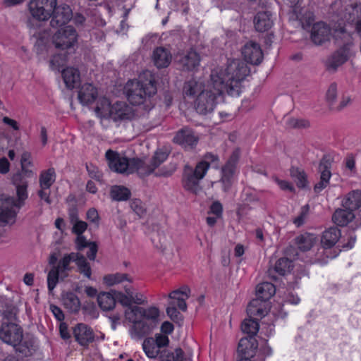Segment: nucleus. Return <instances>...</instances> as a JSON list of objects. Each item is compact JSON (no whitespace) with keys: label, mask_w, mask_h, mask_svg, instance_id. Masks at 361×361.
Masks as SVG:
<instances>
[{"label":"nucleus","mask_w":361,"mask_h":361,"mask_svg":"<svg viewBox=\"0 0 361 361\" xmlns=\"http://www.w3.org/2000/svg\"><path fill=\"white\" fill-rule=\"evenodd\" d=\"M249 73L247 65L239 59L228 62L225 68L212 71L207 88L202 91L195 101V108L200 114H207L214 111L218 97L224 92L231 96H239L242 82Z\"/></svg>","instance_id":"nucleus-1"},{"label":"nucleus","mask_w":361,"mask_h":361,"mask_svg":"<svg viewBox=\"0 0 361 361\" xmlns=\"http://www.w3.org/2000/svg\"><path fill=\"white\" fill-rule=\"evenodd\" d=\"M124 314L126 320L133 324L129 330L131 338L140 340L149 334L157 326L159 310L154 306L144 308L135 305L127 308Z\"/></svg>","instance_id":"nucleus-2"},{"label":"nucleus","mask_w":361,"mask_h":361,"mask_svg":"<svg viewBox=\"0 0 361 361\" xmlns=\"http://www.w3.org/2000/svg\"><path fill=\"white\" fill-rule=\"evenodd\" d=\"M125 88L128 101L132 105L142 106L147 111L154 107L152 97L157 93V87L151 74L145 79L140 76L138 80H128Z\"/></svg>","instance_id":"nucleus-3"},{"label":"nucleus","mask_w":361,"mask_h":361,"mask_svg":"<svg viewBox=\"0 0 361 361\" xmlns=\"http://www.w3.org/2000/svg\"><path fill=\"white\" fill-rule=\"evenodd\" d=\"M13 183L16 188L18 200L15 201L13 197L5 195H0V221L6 224H13L16 220V212L14 207H20L24 201L27 198V180L23 179L21 175H14Z\"/></svg>","instance_id":"nucleus-4"},{"label":"nucleus","mask_w":361,"mask_h":361,"mask_svg":"<svg viewBox=\"0 0 361 361\" xmlns=\"http://www.w3.org/2000/svg\"><path fill=\"white\" fill-rule=\"evenodd\" d=\"M0 339L4 343L12 345L16 352L26 357L31 355L35 350L33 339L28 336H24L22 328L15 322H2Z\"/></svg>","instance_id":"nucleus-5"},{"label":"nucleus","mask_w":361,"mask_h":361,"mask_svg":"<svg viewBox=\"0 0 361 361\" xmlns=\"http://www.w3.org/2000/svg\"><path fill=\"white\" fill-rule=\"evenodd\" d=\"M163 159H109L111 171L119 173L137 172L140 176L152 173L162 163Z\"/></svg>","instance_id":"nucleus-6"},{"label":"nucleus","mask_w":361,"mask_h":361,"mask_svg":"<svg viewBox=\"0 0 361 361\" xmlns=\"http://www.w3.org/2000/svg\"><path fill=\"white\" fill-rule=\"evenodd\" d=\"M210 164L204 159L200 161L195 169L186 165L182 177L183 188L193 194L200 192L202 189L200 181L206 176Z\"/></svg>","instance_id":"nucleus-7"},{"label":"nucleus","mask_w":361,"mask_h":361,"mask_svg":"<svg viewBox=\"0 0 361 361\" xmlns=\"http://www.w3.org/2000/svg\"><path fill=\"white\" fill-rule=\"evenodd\" d=\"M124 292L118 291L115 293L118 302L123 307L129 308L133 307L132 305H137L147 303L146 296L140 293L135 291L130 285L123 286Z\"/></svg>","instance_id":"nucleus-8"},{"label":"nucleus","mask_w":361,"mask_h":361,"mask_svg":"<svg viewBox=\"0 0 361 361\" xmlns=\"http://www.w3.org/2000/svg\"><path fill=\"white\" fill-rule=\"evenodd\" d=\"M78 41V34L72 26H66L59 30L52 37L56 48L65 50L72 48Z\"/></svg>","instance_id":"nucleus-9"},{"label":"nucleus","mask_w":361,"mask_h":361,"mask_svg":"<svg viewBox=\"0 0 361 361\" xmlns=\"http://www.w3.org/2000/svg\"><path fill=\"white\" fill-rule=\"evenodd\" d=\"M55 6L56 0H32L29 4V10L34 19L45 21L51 17V12Z\"/></svg>","instance_id":"nucleus-10"},{"label":"nucleus","mask_w":361,"mask_h":361,"mask_svg":"<svg viewBox=\"0 0 361 361\" xmlns=\"http://www.w3.org/2000/svg\"><path fill=\"white\" fill-rule=\"evenodd\" d=\"M73 17V12L69 6L63 4L57 5L53 8L51 12L50 25L52 27H61L66 24Z\"/></svg>","instance_id":"nucleus-11"},{"label":"nucleus","mask_w":361,"mask_h":361,"mask_svg":"<svg viewBox=\"0 0 361 361\" xmlns=\"http://www.w3.org/2000/svg\"><path fill=\"white\" fill-rule=\"evenodd\" d=\"M242 54L245 61L254 65L259 64L263 59V53L259 44L252 41L243 46Z\"/></svg>","instance_id":"nucleus-12"},{"label":"nucleus","mask_w":361,"mask_h":361,"mask_svg":"<svg viewBox=\"0 0 361 361\" xmlns=\"http://www.w3.org/2000/svg\"><path fill=\"white\" fill-rule=\"evenodd\" d=\"M238 172L236 159H228L221 168L220 182L224 192H227L233 181V178Z\"/></svg>","instance_id":"nucleus-13"},{"label":"nucleus","mask_w":361,"mask_h":361,"mask_svg":"<svg viewBox=\"0 0 361 361\" xmlns=\"http://www.w3.org/2000/svg\"><path fill=\"white\" fill-rule=\"evenodd\" d=\"M135 116L133 108L125 102H117L111 106V118L116 121L131 120Z\"/></svg>","instance_id":"nucleus-14"},{"label":"nucleus","mask_w":361,"mask_h":361,"mask_svg":"<svg viewBox=\"0 0 361 361\" xmlns=\"http://www.w3.org/2000/svg\"><path fill=\"white\" fill-rule=\"evenodd\" d=\"M342 11L338 13L341 20L346 21L348 23H356L361 19V3H355L349 5H343L342 2L339 3Z\"/></svg>","instance_id":"nucleus-15"},{"label":"nucleus","mask_w":361,"mask_h":361,"mask_svg":"<svg viewBox=\"0 0 361 361\" xmlns=\"http://www.w3.org/2000/svg\"><path fill=\"white\" fill-rule=\"evenodd\" d=\"M200 54L196 51L190 49L180 55L178 63L183 71H193L200 66Z\"/></svg>","instance_id":"nucleus-16"},{"label":"nucleus","mask_w":361,"mask_h":361,"mask_svg":"<svg viewBox=\"0 0 361 361\" xmlns=\"http://www.w3.org/2000/svg\"><path fill=\"white\" fill-rule=\"evenodd\" d=\"M330 35L331 30L326 23L319 22L313 25L310 37L314 44H322L329 39Z\"/></svg>","instance_id":"nucleus-17"},{"label":"nucleus","mask_w":361,"mask_h":361,"mask_svg":"<svg viewBox=\"0 0 361 361\" xmlns=\"http://www.w3.org/2000/svg\"><path fill=\"white\" fill-rule=\"evenodd\" d=\"M258 343L255 337L249 336L240 340L238 351L242 355L241 358L250 359L255 355Z\"/></svg>","instance_id":"nucleus-18"},{"label":"nucleus","mask_w":361,"mask_h":361,"mask_svg":"<svg viewBox=\"0 0 361 361\" xmlns=\"http://www.w3.org/2000/svg\"><path fill=\"white\" fill-rule=\"evenodd\" d=\"M269 309L270 306L268 302L255 298L249 303L247 307V313L249 317H257L262 318L267 314Z\"/></svg>","instance_id":"nucleus-19"},{"label":"nucleus","mask_w":361,"mask_h":361,"mask_svg":"<svg viewBox=\"0 0 361 361\" xmlns=\"http://www.w3.org/2000/svg\"><path fill=\"white\" fill-rule=\"evenodd\" d=\"M73 334L75 340L82 346H87L94 338L92 330L83 324L77 325L74 329Z\"/></svg>","instance_id":"nucleus-20"},{"label":"nucleus","mask_w":361,"mask_h":361,"mask_svg":"<svg viewBox=\"0 0 361 361\" xmlns=\"http://www.w3.org/2000/svg\"><path fill=\"white\" fill-rule=\"evenodd\" d=\"M173 141L185 148L192 147L198 141L193 131L189 128H183L179 130L173 137Z\"/></svg>","instance_id":"nucleus-21"},{"label":"nucleus","mask_w":361,"mask_h":361,"mask_svg":"<svg viewBox=\"0 0 361 361\" xmlns=\"http://www.w3.org/2000/svg\"><path fill=\"white\" fill-rule=\"evenodd\" d=\"M286 4L293 8V12L296 18L300 21L303 28L310 27L314 20V14L311 11H306L305 13L298 12L297 5L300 0H283Z\"/></svg>","instance_id":"nucleus-22"},{"label":"nucleus","mask_w":361,"mask_h":361,"mask_svg":"<svg viewBox=\"0 0 361 361\" xmlns=\"http://www.w3.org/2000/svg\"><path fill=\"white\" fill-rule=\"evenodd\" d=\"M319 171L320 172V180L314 185V191L316 192H320L329 185L331 176L329 159H322L320 161Z\"/></svg>","instance_id":"nucleus-23"},{"label":"nucleus","mask_w":361,"mask_h":361,"mask_svg":"<svg viewBox=\"0 0 361 361\" xmlns=\"http://www.w3.org/2000/svg\"><path fill=\"white\" fill-rule=\"evenodd\" d=\"M152 60L158 68H166L171 63L172 55L166 48L159 47L153 51Z\"/></svg>","instance_id":"nucleus-24"},{"label":"nucleus","mask_w":361,"mask_h":361,"mask_svg":"<svg viewBox=\"0 0 361 361\" xmlns=\"http://www.w3.org/2000/svg\"><path fill=\"white\" fill-rule=\"evenodd\" d=\"M254 24L257 31H268L274 25L272 14L269 11L258 12L254 18Z\"/></svg>","instance_id":"nucleus-25"},{"label":"nucleus","mask_w":361,"mask_h":361,"mask_svg":"<svg viewBox=\"0 0 361 361\" xmlns=\"http://www.w3.org/2000/svg\"><path fill=\"white\" fill-rule=\"evenodd\" d=\"M190 290L188 287L184 286L178 290L170 293L169 298L171 300L170 302H174V305L182 311H186L187 304L185 300L190 297Z\"/></svg>","instance_id":"nucleus-26"},{"label":"nucleus","mask_w":361,"mask_h":361,"mask_svg":"<svg viewBox=\"0 0 361 361\" xmlns=\"http://www.w3.org/2000/svg\"><path fill=\"white\" fill-rule=\"evenodd\" d=\"M349 57V51L346 47H343L334 52L327 60L326 67L328 70L335 71L343 64Z\"/></svg>","instance_id":"nucleus-27"},{"label":"nucleus","mask_w":361,"mask_h":361,"mask_svg":"<svg viewBox=\"0 0 361 361\" xmlns=\"http://www.w3.org/2000/svg\"><path fill=\"white\" fill-rule=\"evenodd\" d=\"M97 89L91 83L82 85L78 92V99L83 105L92 103L97 97Z\"/></svg>","instance_id":"nucleus-28"},{"label":"nucleus","mask_w":361,"mask_h":361,"mask_svg":"<svg viewBox=\"0 0 361 361\" xmlns=\"http://www.w3.org/2000/svg\"><path fill=\"white\" fill-rule=\"evenodd\" d=\"M116 292H117V290L102 292L98 294V305L103 311H110L115 307L117 300L115 294Z\"/></svg>","instance_id":"nucleus-29"},{"label":"nucleus","mask_w":361,"mask_h":361,"mask_svg":"<svg viewBox=\"0 0 361 361\" xmlns=\"http://www.w3.org/2000/svg\"><path fill=\"white\" fill-rule=\"evenodd\" d=\"M62 77L66 86L69 89L74 88L80 82V75L77 68L68 67L62 71Z\"/></svg>","instance_id":"nucleus-30"},{"label":"nucleus","mask_w":361,"mask_h":361,"mask_svg":"<svg viewBox=\"0 0 361 361\" xmlns=\"http://www.w3.org/2000/svg\"><path fill=\"white\" fill-rule=\"evenodd\" d=\"M109 196L113 201L123 202L130 197L131 192L124 185H114L110 188Z\"/></svg>","instance_id":"nucleus-31"},{"label":"nucleus","mask_w":361,"mask_h":361,"mask_svg":"<svg viewBox=\"0 0 361 361\" xmlns=\"http://www.w3.org/2000/svg\"><path fill=\"white\" fill-rule=\"evenodd\" d=\"M341 231L336 227L326 230L322 235L321 243L324 247L330 248L334 246L341 238Z\"/></svg>","instance_id":"nucleus-32"},{"label":"nucleus","mask_w":361,"mask_h":361,"mask_svg":"<svg viewBox=\"0 0 361 361\" xmlns=\"http://www.w3.org/2000/svg\"><path fill=\"white\" fill-rule=\"evenodd\" d=\"M355 218L353 211L345 209H338L334 212L332 219L334 222L340 226H345Z\"/></svg>","instance_id":"nucleus-33"},{"label":"nucleus","mask_w":361,"mask_h":361,"mask_svg":"<svg viewBox=\"0 0 361 361\" xmlns=\"http://www.w3.org/2000/svg\"><path fill=\"white\" fill-rule=\"evenodd\" d=\"M76 259V252H71L66 254L59 261L56 266H53L61 273V278H65L67 276V272L71 270V262H75Z\"/></svg>","instance_id":"nucleus-34"},{"label":"nucleus","mask_w":361,"mask_h":361,"mask_svg":"<svg viewBox=\"0 0 361 361\" xmlns=\"http://www.w3.org/2000/svg\"><path fill=\"white\" fill-rule=\"evenodd\" d=\"M275 293L276 288L272 283L269 282L262 283L257 286L256 299L268 302Z\"/></svg>","instance_id":"nucleus-35"},{"label":"nucleus","mask_w":361,"mask_h":361,"mask_svg":"<svg viewBox=\"0 0 361 361\" xmlns=\"http://www.w3.org/2000/svg\"><path fill=\"white\" fill-rule=\"evenodd\" d=\"M103 281L106 286H113L124 282L132 283L133 282V279L128 274L116 273L104 276L103 277Z\"/></svg>","instance_id":"nucleus-36"},{"label":"nucleus","mask_w":361,"mask_h":361,"mask_svg":"<svg viewBox=\"0 0 361 361\" xmlns=\"http://www.w3.org/2000/svg\"><path fill=\"white\" fill-rule=\"evenodd\" d=\"M205 89L203 88V85L201 82L192 78L185 82L183 86L184 95L190 97H194L199 95L202 91Z\"/></svg>","instance_id":"nucleus-37"},{"label":"nucleus","mask_w":361,"mask_h":361,"mask_svg":"<svg viewBox=\"0 0 361 361\" xmlns=\"http://www.w3.org/2000/svg\"><path fill=\"white\" fill-rule=\"evenodd\" d=\"M111 106L109 100L106 97L100 98L94 108L96 115L99 118H111Z\"/></svg>","instance_id":"nucleus-38"},{"label":"nucleus","mask_w":361,"mask_h":361,"mask_svg":"<svg viewBox=\"0 0 361 361\" xmlns=\"http://www.w3.org/2000/svg\"><path fill=\"white\" fill-rule=\"evenodd\" d=\"M142 349L146 355L150 359H155L161 351L152 337L147 338L142 343Z\"/></svg>","instance_id":"nucleus-39"},{"label":"nucleus","mask_w":361,"mask_h":361,"mask_svg":"<svg viewBox=\"0 0 361 361\" xmlns=\"http://www.w3.org/2000/svg\"><path fill=\"white\" fill-rule=\"evenodd\" d=\"M63 303L71 312H77L80 308V302L76 295L67 293L63 298Z\"/></svg>","instance_id":"nucleus-40"},{"label":"nucleus","mask_w":361,"mask_h":361,"mask_svg":"<svg viewBox=\"0 0 361 361\" xmlns=\"http://www.w3.org/2000/svg\"><path fill=\"white\" fill-rule=\"evenodd\" d=\"M317 242V238L313 234L305 233L297 238L298 248L302 251L310 250Z\"/></svg>","instance_id":"nucleus-41"},{"label":"nucleus","mask_w":361,"mask_h":361,"mask_svg":"<svg viewBox=\"0 0 361 361\" xmlns=\"http://www.w3.org/2000/svg\"><path fill=\"white\" fill-rule=\"evenodd\" d=\"M75 262L77 265L78 271L84 276L90 279L92 276V269L90 264L87 261L85 257L83 255L76 252V259Z\"/></svg>","instance_id":"nucleus-42"},{"label":"nucleus","mask_w":361,"mask_h":361,"mask_svg":"<svg viewBox=\"0 0 361 361\" xmlns=\"http://www.w3.org/2000/svg\"><path fill=\"white\" fill-rule=\"evenodd\" d=\"M259 323L256 319H252V317L244 319L241 324L242 331L252 337H254L257 334L259 331Z\"/></svg>","instance_id":"nucleus-43"},{"label":"nucleus","mask_w":361,"mask_h":361,"mask_svg":"<svg viewBox=\"0 0 361 361\" xmlns=\"http://www.w3.org/2000/svg\"><path fill=\"white\" fill-rule=\"evenodd\" d=\"M338 97V85L336 82H332L329 85L325 94V100L331 109H333L337 103Z\"/></svg>","instance_id":"nucleus-44"},{"label":"nucleus","mask_w":361,"mask_h":361,"mask_svg":"<svg viewBox=\"0 0 361 361\" xmlns=\"http://www.w3.org/2000/svg\"><path fill=\"white\" fill-rule=\"evenodd\" d=\"M343 205L351 211L355 209H360L361 210V192L354 191L350 193Z\"/></svg>","instance_id":"nucleus-45"},{"label":"nucleus","mask_w":361,"mask_h":361,"mask_svg":"<svg viewBox=\"0 0 361 361\" xmlns=\"http://www.w3.org/2000/svg\"><path fill=\"white\" fill-rule=\"evenodd\" d=\"M291 177L296 181L300 188H305L307 185V176L304 170L300 167L292 166L290 170Z\"/></svg>","instance_id":"nucleus-46"},{"label":"nucleus","mask_w":361,"mask_h":361,"mask_svg":"<svg viewBox=\"0 0 361 361\" xmlns=\"http://www.w3.org/2000/svg\"><path fill=\"white\" fill-rule=\"evenodd\" d=\"M55 181V172L54 169H49L42 172L39 177L40 188H49Z\"/></svg>","instance_id":"nucleus-47"},{"label":"nucleus","mask_w":361,"mask_h":361,"mask_svg":"<svg viewBox=\"0 0 361 361\" xmlns=\"http://www.w3.org/2000/svg\"><path fill=\"white\" fill-rule=\"evenodd\" d=\"M18 309L16 306L6 305L1 311L2 322H14L17 319Z\"/></svg>","instance_id":"nucleus-48"},{"label":"nucleus","mask_w":361,"mask_h":361,"mask_svg":"<svg viewBox=\"0 0 361 361\" xmlns=\"http://www.w3.org/2000/svg\"><path fill=\"white\" fill-rule=\"evenodd\" d=\"M292 267L290 260L287 258H281L276 262L274 270L279 274L283 276L290 271Z\"/></svg>","instance_id":"nucleus-49"},{"label":"nucleus","mask_w":361,"mask_h":361,"mask_svg":"<svg viewBox=\"0 0 361 361\" xmlns=\"http://www.w3.org/2000/svg\"><path fill=\"white\" fill-rule=\"evenodd\" d=\"M59 277H61V273L52 267L47 274V287L50 293L56 288L59 282Z\"/></svg>","instance_id":"nucleus-50"},{"label":"nucleus","mask_w":361,"mask_h":361,"mask_svg":"<svg viewBox=\"0 0 361 361\" xmlns=\"http://www.w3.org/2000/svg\"><path fill=\"white\" fill-rule=\"evenodd\" d=\"M353 102V98L349 94H343L340 98L339 102H337L336 105L333 107L334 111H341L345 108L351 105Z\"/></svg>","instance_id":"nucleus-51"},{"label":"nucleus","mask_w":361,"mask_h":361,"mask_svg":"<svg viewBox=\"0 0 361 361\" xmlns=\"http://www.w3.org/2000/svg\"><path fill=\"white\" fill-rule=\"evenodd\" d=\"M71 222L73 225L72 231L76 235L82 234L87 229V224L83 221L78 220L73 215L71 216Z\"/></svg>","instance_id":"nucleus-52"},{"label":"nucleus","mask_w":361,"mask_h":361,"mask_svg":"<svg viewBox=\"0 0 361 361\" xmlns=\"http://www.w3.org/2000/svg\"><path fill=\"white\" fill-rule=\"evenodd\" d=\"M192 355L190 352H185L180 348H176L172 356L173 361H192Z\"/></svg>","instance_id":"nucleus-53"},{"label":"nucleus","mask_w":361,"mask_h":361,"mask_svg":"<svg viewBox=\"0 0 361 361\" xmlns=\"http://www.w3.org/2000/svg\"><path fill=\"white\" fill-rule=\"evenodd\" d=\"M286 126L290 128H305L310 126V122L305 119L290 118L287 120Z\"/></svg>","instance_id":"nucleus-54"},{"label":"nucleus","mask_w":361,"mask_h":361,"mask_svg":"<svg viewBox=\"0 0 361 361\" xmlns=\"http://www.w3.org/2000/svg\"><path fill=\"white\" fill-rule=\"evenodd\" d=\"M66 62V56L61 54L54 55L49 61V66L52 71H59Z\"/></svg>","instance_id":"nucleus-55"},{"label":"nucleus","mask_w":361,"mask_h":361,"mask_svg":"<svg viewBox=\"0 0 361 361\" xmlns=\"http://www.w3.org/2000/svg\"><path fill=\"white\" fill-rule=\"evenodd\" d=\"M130 208L140 218L143 217L146 214L145 204L139 199H134L131 201Z\"/></svg>","instance_id":"nucleus-56"},{"label":"nucleus","mask_w":361,"mask_h":361,"mask_svg":"<svg viewBox=\"0 0 361 361\" xmlns=\"http://www.w3.org/2000/svg\"><path fill=\"white\" fill-rule=\"evenodd\" d=\"M20 164L22 167V172L20 173H17L16 175H21V177L25 180L27 178H31L35 175L32 169H30V159H20Z\"/></svg>","instance_id":"nucleus-57"},{"label":"nucleus","mask_w":361,"mask_h":361,"mask_svg":"<svg viewBox=\"0 0 361 361\" xmlns=\"http://www.w3.org/2000/svg\"><path fill=\"white\" fill-rule=\"evenodd\" d=\"M154 340L159 348L166 347L169 343V339L168 336L160 334H156L155 339Z\"/></svg>","instance_id":"nucleus-58"},{"label":"nucleus","mask_w":361,"mask_h":361,"mask_svg":"<svg viewBox=\"0 0 361 361\" xmlns=\"http://www.w3.org/2000/svg\"><path fill=\"white\" fill-rule=\"evenodd\" d=\"M167 315L172 319H178L180 317V313L174 305V302H170L169 306L166 307Z\"/></svg>","instance_id":"nucleus-59"},{"label":"nucleus","mask_w":361,"mask_h":361,"mask_svg":"<svg viewBox=\"0 0 361 361\" xmlns=\"http://www.w3.org/2000/svg\"><path fill=\"white\" fill-rule=\"evenodd\" d=\"M87 218L90 222L95 224L97 226L99 225V216L94 208H91L87 211Z\"/></svg>","instance_id":"nucleus-60"},{"label":"nucleus","mask_w":361,"mask_h":361,"mask_svg":"<svg viewBox=\"0 0 361 361\" xmlns=\"http://www.w3.org/2000/svg\"><path fill=\"white\" fill-rule=\"evenodd\" d=\"M86 168H87V170L88 171L90 176L92 178H95L98 181H100V180L102 178V174L96 167L92 166V164H90V165L87 164Z\"/></svg>","instance_id":"nucleus-61"},{"label":"nucleus","mask_w":361,"mask_h":361,"mask_svg":"<svg viewBox=\"0 0 361 361\" xmlns=\"http://www.w3.org/2000/svg\"><path fill=\"white\" fill-rule=\"evenodd\" d=\"M307 210H308L307 207H302L300 214L297 218H295L294 219L293 223L295 224V226L297 227H299L304 224L305 219L307 216Z\"/></svg>","instance_id":"nucleus-62"},{"label":"nucleus","mask_w":361,"mask_h":361,"mask_svg":"<svg viewBox=\"0 0 361 361\" xmlns=\"http://www.w3.org/2000/svg\"><path fill=\"white\" fill-rule=\"evenodd\" d=\"M222 211V204L218 201L213 202L210 207L211 213L215 214L216 217H220L221 216Z\"/></svg>","instance_id":"nucleus-63"},{"label":"nucleus","mask_w":361,"mask_h":361,"mask_svg":"<svg viewBox=\"0 0 361 361\" xmlns=\"http://www.w3.org/2000/svg\"><path fill=\"white\" fill-rule=\"evenodd\" d=\"M76 247L78 250H81L83 248L88 246L89 243L86 238L81 234L77 235V238L75 240Z\"/></svg>","instance_id":"nucleus-64"}]
</instances>
